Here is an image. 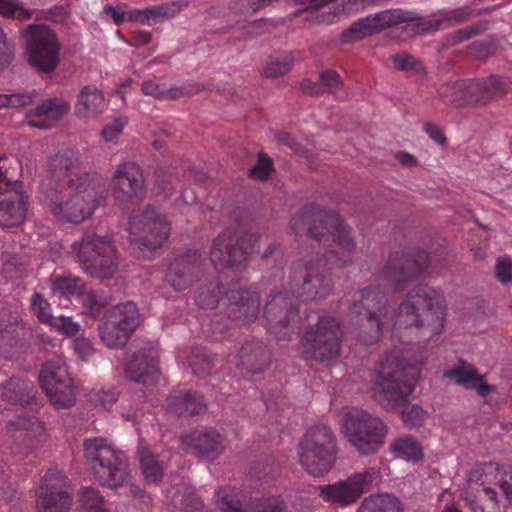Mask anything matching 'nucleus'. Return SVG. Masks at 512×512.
I'll return each mask as SVG.
<instances>
[{
    "mask_svg": "<svg viewBox=\"0 0 512 512\" xmlns=\"http://www.w3.org/2000/svg\"><path fill=\"white\" fill-rule=\"evenodd\" d=\"M293 65V56L288 52H277L271 55L265 65L264 73L267 77L275 78L290 71Z\"/></svg>",
    "mask_w": 512,
    "mask_h": 512,
    "instance_id": "nucleus-43",
    "label": "nucleus"
},
{
    "mask_svg": "<svg viewBox=\"0 0 512 512\" xmlns=\"http://www.w3.org/2000/svg\"><path fill=\"white\" fill-rule=\"evenodd\" d=\"M33 10L26 9L19 0H0V15L19 21L33 17Z\"/></svg>",
    "mask_w": 512,
    "mask_h": 512,
    "instance_id": "nucleus-47",
    "label": "nucleus"
},
{
    "mask_svg": "<svg viewBox=\"0 0 512 512\" xmlns=\"http://www.w3.org/2000/svg\"><path fill=\"white\" fill-rule=\"evenodd\" d=\"M85 288L84 280L71 274L53 275L51 278L52 293L59 297L78 298L83 294Z\"/></svg>",
    "mask_w": 512,
    "mask_h": 512,
    "instance_id": "nucleus-38",
    "label": "nucleus"
},
{
    "mask_svg": "<svg viewBox=\"0 0 512 512\" xmlns=\"http://www.w3.org/2000/svg\"><path fill=\"white\" fill-rule=\"evenodd\" d=\"M273 171V162L264 153H259L256 164L249 170L252 178L265 180Z\"/></svg>",
    "mask_w": 512,
    "mask_h": 512,
    "instance_id": "nucleus-55",
    "label": "nucleus"
},
{
    "mask_svg": "<svg viewBox=\"0 0 512 512\" xmlns=\"http://www.w3.org/2000/svg\"><path fill=\"white\" fill-rule=\"evenodd\" d=\"M173 6H175V3L141 9V24L152 26L158 23L162 18L170 15Z\"/></svg>",
    "mask_w": 512,
    "mask_h": 512,
    "instance_id": "nucleus-51",
    "label": "nucleus"
},
{
    "mask_svg": "<svg viewBox=\"0 0 512 512\" xmlns=\"http://www.w3.org/2000/svg\"><path fill=\"white\" fill-rule=\"evenodd\" d=\"M126 121L123 118H116L107 124L102 130V137L105 141H113L123 130Z\"/></svg>",
    "mask_w": 512,
    "mask_h": 512,
    "instance_id": "nucleus-62",
    "label": "nucleus"
},
{
    "mask_svg": "<svg viewBox=\"0 0 512 512\" xmlns=\"http://www.w3.org/2000/svg\"><path fill=\"white\" fill-rule=\"evenodd\" d=\"M39 381L50 402L58 409L70 408L76 399L75 386L63 358L48 360L39 374Z\"/></svg>",
    "mask_w": 512,
    "mask_h": 512,
    "instance_id": "nucleus-17",
    "label": "nucleus"
},
{
    "mask_svg": "<svg viewBox=\"0 0 512 512\" xmlns=\"http://www.w3.org/2000/svg\"><path fill=\"white\" fill-rule=\"evenodd\" d=\"M205 263V254L198 250L179 254L168 263L165 279L175 291H184L203 277Z\"/></svg>",
    "mask_w": 512,
    "mask_h": 512,
    "instance_id": "nucleus-21",
    "label": "nucleus"
},
{
    "mask_svg": "<svg viewBox=\"0 0 512 512\" xmlns=\"http://www.w3.org/2000/svg\"><path fill=\"white\" fill-rule=\"evenodd\" d=\"M343 332L339 323L331 316H318L315 325H309L301 339L306 360L331 361L341 351Z\"/></svg>",
    "mask_w": 512,
    "mask_h": 512,
    "instance_id": "nucleus-11",
    "label": "nucleus"
},
{
    "mask_svg": "<svg viewBox=\"0 0 512 512\" xmlns=\"http://www.w3.org/2000/svg\"><path fill=\"white\" fill-rule=\"evenodd\" d=\"M430 263L423 249L405 248L392 253L381 271V280L394 291L403 290L410 282L424 274Z\"/></svg>",
    "mask_w": 512,
    "mask_h": 512,
    "instance_id": "nucleus-13",
    "label": "nucleus"
},
{
    "mask_svg": "<svg viewBox=\"0 0 512 512\" xmlns=\"http://www.w3.org/2000/svg\"><path fill=\"white\" fill-rule=\"evenodd\" d=\"M470 479L479 486L475 498H465L470 512H512V474L504 479L503 467L486 462L477 465Z\"/></svg>",
    "mask_w": 512,
    "mask_h": 512,
    "instance_id": "nucleus-4",
    "label": "nucleus"
},
{
    "mask_svg": "<svg viewBox=\"0 0 512 512\" xmlns=\"http://www.w3.org/2000/svg\"><path fill=\"white\" fill-rule=\"evenodd\" d=\"M298 456L301 466L310 475L327 474L336 461V442L330 427L325 424L310 427L300 441Z\"/></svg>",
    "mask_w": 512,
    "mask_h": 512,
    "instance_id": "nucleus-6",
    "label": "nucleus"
},
{
    "mask_svg": "<svg viewBox=\"0 0 512 512\" xmlns=\"http://www.w3.org/2000/svg\"><path fill=\"white\" fill-rule=\"evenodd\" d=\"M259 237L239 227L227 228L213 241L210 259L216 268L241 270L249 257L258 251Z\"/></svg>",
    "mask_w": 512,
    "mask_h": 512,
    "instance_id": "nucleus-7",
    "label": "nucleus"
},
{
    "mask_svg": "<svg viewBox=\"0 0 512 512\" xmlns=\"http://www.w3.org/2000/svg\"><path fill=\"white\" fill-rule=\"evenodd\" d=\"M495 274L502 284L506 285L512 280V263L509 258L500 257L497 259Z\"/></svg>",
    "mask_w": 512,
    "mask_h": 512,
    "instance_id": "nucleus-60",
    "label": "nucleus"
},
{
    "mask_svg": "<svg viewBox=\"0 0 512 512\" xmlns=\"http://www.w3.org/2000/svg\"><path fill=\"white\" fill-rule=\"evenodd\" d=\"M472 11L469 7H460L446 12L443 17L434 20L425 19L418 24L417 31L426 33L434 32L441 28L450 27L462 23L470 18Z\"/></svg>",
    "mask_w": 512,
    "mask_h": 512,
    "instance_id": "nucleus-36",
    "label": "nucleus"
},
{
    "mask_svg": "<svg viewBox=\"0 0 512 512\" xmlns=\"http://www.w3.org/2000/svg\"><path fill=\"white\" fill-rule=\"evenodd\" d=\"M296 236H306L315 256L293 263L289 276V291L272 292L265 303L267 329L277 340H290L302 325L298 315V299L321 300L333 290L327 269L344 267L352 262L355 242L351 229L332 211L310 204L290 220Z\"/></svg>",
    "mask_w": 512,
    "mask_h": 512,
    "instance_id": "nucleus-2",
    "label": "nucleus"
},
{
    "mask_svg": "<svg viewBox=\"0 0 512 512\" xmlns=\"http://www.w3.org/2000/svg\"><path fill=\"white\" fill-rule=\"evenodd\" d=\"M31 309L38 320L50 325L54 316L51 314L50 304L40 293H34L31 298Z\"/></svg>",
    "mask_w": 512,
    "mask_h": 512,
    "instance_id": "nucleus-52",
    "label": "nucleus"
},
{
    "mask_svg": "<svg viewBox=\"0 0 512 512\" xmlns=\"http://www.w3.org/2000/svg\"><path fill=\"white\" fill-rule=\"evenodd\" d=\"M32 100L33 95L30 93L0 94V108L23 107L29 105Z\"/></svg>",
    "mask_w": 512,
    "mask_h": 512,
    "instance_id": "nucleus-57",
    "label": "nucleus"
},
{
    "mask_svg": "<svg viewBox=\"0 0 512 512\" xmlns=\"http://www.w3.org/2000/svg\"><path fill=\"white\" fill-rule=\"evenodd\" d=\"M357 512H401L399 501L390 494H377L365 498Z\"/></svg>",
    "mask_w": 512,
    "mask_h": 512,
    "instance_id": "nucleus-40",
    "label": "nucleus"
},
{
    "mask_svg": "<svg viewBox=\"0 0 512 512\" xmlns=\"http://www.w3.org/2000/svg\"><path fill=\"white\" fill-rule=\"evenodd\" d=\"M36 390L31 381L8 377L0 373V400L9 404L24 406L35 398Z\"/></svg>",
    "mask_w": 512,
    "mask_h": 512,
    "instance_id": "nucleus-30",
    "label": "nucleus"
},
{
    "mask_svg": "<svg viewBox=\"0 0 512 512\" xmlns=\"http://www.w3.org/2000/svg\"><path fill=\"white\" fill-rule=\"evenodd\" d=\"M376 475V470L367 469L352 474L345 480H340L333 484L320 485L318 488L319 496L327 503L340 507L350 506L371 489Z\"/></svg>",
    "mask_w": 512,
    "mask_h": 512,
    "instance_id": "nucleus-20",
    "label": "nucleus"
},
{
    "mask_svg": "<svg viewBox=\"0 0 512 512\" xmlns=\"http://www.w3.org/2000/svg\"><path fill=\"white\" fill-rule=\"evenodd\" d=\"M205 409L202 396L193 391H175L167 398L166 410L174 415H197Z\"/></svg>",
    "mask_w": 512,
    "mask_h": 512,
    "instance_id": "nucleus-34",
    "label": "nucleus"
},
{
    "mask_svg": "<svg viewBox=\"0 0 512 512\" xmlns=\"http://www.w3.org/2000/svg\"><path fill=\"white\" fill-rule=\"evenodd\" d=\"M83 449L94 477L102 486L115 489L129 482L130 469L126 455L115 449L106 439H87Z\"/></svg>",
    "mask_w": 512,
    "mask_h": 512,
    "instance_id": "nucleus-5",
    "label": "nucleus"
},
{
    "mask_svg": "<svg viewBox=\"0 0 512 512\" xmlns=\"http://www.w3.org/2000/svg\"><path fill=\"white\" fill-rule=\"evenodd\" d=\"M465 87L464 80H457L442 85L438 94L445 104L459 107L465 104Z\"/></svg>",
    "mask_w": 512,
    "mask_h": 512,
    "instance_id": "nucleus-44",
    "label": "nucleus"
},
{
    "mask_svg": "<svg viewBox=\"0 0 512 512\" xmlns=\"http://www.w3.org/2000/svg\"><path fill=\"white\" fill-rule=\"evenodd\" d=\"M16 160L0 155V226L11 228L20 225L26 216L28 196L23 183L15 179Z\"/></svg>",
    "mask_w": 512,
    "mask_h": 512,
    "instance_id": "nucleus-10",
    "label": "nucleus"
},
{
    "mask_svg": "<svg viewBox=\"0 0 512 512\" xmlns=\"http://www.w3.org/2000/svg\"><path fill=\"white\" fill-rule=\"evenodd\" d=\"M319 86H321L322 93H332L337 98H345L347 95L343 80L334 70H326L321 72L319 78Z\"/></svg>",
    "mask_w": 512,
    "mask_h": 512,
    "instance_id": "nucleus-46",
    "label": "nucleus"
},
{
    "mask_svg": "<svg viewBox=\"0 0 512 512\" xmlns=\"http://www.w3.org/2000/svg\"><path fill=\"white\" fill-rule=\"evenodd\" d=\"M179 183L178 171L174 167L159 168L155 172V189L157 194L169 198Z\"/></svg>",
    "mask_w": 512,
    "mask_h": 512,
    "instance_id": "nucleus-41",
    "label": "nucleus"
},
{
    "mask_svg": "<svg viewBox=\"0 0 512 512\" xmlns=\"http://www.w3.org/2000/svg\"><path fill=\"white\" fill-rule=\"evenodd\" d=\"M443 377L453 379L457 385H462L465 389H475L481 397H486L494 389L492 385L484 383L483 376L479 375L471 364L463 360L455 367L445 370Z\"/></svg>",
    "mask_w": 512,
    "mask_h": 512,
    "instance_id": "nucleus-31",
    "label": "nucleus"
},
{
    "mask_svg": "<svg viewBox=\"0 0 512 512\" xmlns=\"http://www.w3.org/2000/svg\"><path fill=\"white\" fill-rule=\"evenodd\" d=\"M187 362L195 375L204 378L211 372L213 358L205 347L196 346L192 348L187 357Z\"/></svg>",
    "mask_w": 512,
    "mask_h": 512,
    "instance_id": "nucleus-42",
    "label": "nucleus"
},
{
    "mask_svg": "<svg viewBox=\"0 0 512 512\" xmlns=\"http://www.w3.org/2000/svg\"><path fill=\"white\" fill-rule=\"evenodd\" d=\"M126 373L136 383L153 384L158 378V362L151 353L140 352L129 360Z\"/></svg>",
    "mask_w": 512,
    "mask_h": 512,
    "instance_id": "nucleus-33",
    "label": "nucleus"
},
{
    "mask_svg": "<svg viewBox=\"0 0 512 512\" xmlns=\"http://www.w3.org/2000/svg\"><path fill=\"white\" fill-rule=\"evenodd\" d=\"M421 21H424V17L414 11L399 8L388 9L365 18H360L352 23L348 29L343 31L341 41L342 43H350L370 36L379 30L403 23H406L414 34H424V32L417 31L418 24Z\"/></svg>",
    "mask_w": 512,
    "mask_h": 512,
    "instance_id": "nucleus-15",
    "label": "nucleus"
},
{
    "mask_svg": "<svg viewBox=\"0 0 512 512\" xmlns=\"http://www.w3.org/2000/svg\"><path fill=\"white\" fill-rule=\"evenodd\" d=\"M342 431L360 454L371 455L383 446L388 428L379 417L353 408L343 417Z\"/></svg>",
    "mask_w": 512,
    "mask_h": 512,
    "instance_id": "nucleus-8",
    "label": "nucleus"
},
{
    "mask_svg": "<svg viewBox=\"0 0 512 512\" xmlns=\"http://www.w3.org/2000/svg\"><path fill=\"white\" fill-rule=\"evenodd\" d=\"M66 18V10L61 6H54L47 10L36 12L35 20H47L52 22H62Z\"/></svg>",
    "mask_w": 512,
    "mask_h": 512,
    "instance_id": "nucleus-61",
    "label": "nucleus"
},
{
    "mask_svg": "<svg viewBox=\"0 0 512 512\" xmlns=\"http://www.w3.org/2000/svg\"><path fill=\"white\" fill-rule=\"evenodd\" d=\"M271 363V352L263 342H246L237 355L236 365L251 374L263 372Z\"/></svg>",
    "mask_w": 512,
    "mask_h": 512,
    "instance_id": "nucleus-29",
    "label": "nucleus"
},
{
    "mask_svg": "<svg viewBox=\"0 0 512 512\" xmlns=\"http://www.w3.org/2000/svg\"><path fill=\"white\" fill-rule=\"evenodd\" d=\"M443 377L453 379L457 385H462L465 389H475L481 397H486L494 389L492 385L484 383L483 376L479 375L471 364L463 360L455 367L445 370Z\"/></svg>",
    "mask_w": 512,
    "mask_h": 512,
    "instance_id": "nucleus-32",
    "label": "nucleus"
},
{
    "mask_svg": "<svg viewBox=\"0 0 512 512\" xmlns=\"http://www.w3.org/2000/svg\"><path fill=\"white\" fill-rule=\"evenodd\" d=\"M138 456L142 474L147 482L159 484L163 478L164 461L146 446H140Z\"/></svg>",
    "mask_w": 512,
    "mask_h": 512,
    "instance_id": "nucleus-37",
    "label": "nucleus"
},
{
    "mask_svg": "<svg viewBox=\"0 0 512 512\" xmlns=\"http://www.w3.org/2000/svg\"><path fill=\"white\" fill-rule=\"evenodd\" d=\"M72 347L74 352L82 359L89 360L95 353L92 342L85 337H79L73 340Z\"/></svg>",
    "mask_w": 512,
    "mask_h": 512,
    "instance_id": "nucleus-59",
    "label": "nucleus"
},
{
    "mask_svg": "<svg viewBox=\"0 0 512 512\" xmlns=\"http://www.w3.org/2000/svg\"><path fill=\"white\" fill-rule=\"evenodd\" d=\"M142 91L146 95H151L159 99H165L169 97L176 98L178 96L177 93L167 90L164 86L156 83L153 80L145 81L142 84Z\"/></svg>",
    "mask_w": 512,
    "mask_h": 512,
    "instance_id": "nucleus-58",
    "label": "nucleus"
},
{
    "mask_svg": "<svg viewBox=\"0 0 512 512\" xmlns=\"http://www.w3.org/2000/svg\"><path fill=\"white\" fill-rule=\"evenodd\" d=\"M72 248L88 274L108 279L117 272L118 257L109 236L87 232L80 242L73 243Z\"/></svg>",
    "mask_w": 512,
    "mask_h": 512,
    "instance_id": "nucleus-9",
    "label": "nucleus"
},
{
    "mask_svg": "<svg viewBox=\"0 0 512 512\" xmlns=\"http://www.w3.org/2000/svg\"><path fill=\"white\" fill-rule=\"evenodd\" d=\"M9 435L18 441L15 455L21 456L28 463L36 458L47 440L45 427L36 417L15 416L6 425Z\"/></svg>",
    "mask_w": 512,
    "mask_h": 512,
    "instance_id": "nucleus-19",
    "label": "nucleus"
},
{
    "mask_svg": "<svg viewBox=\"0 0 512 512\" xmlns=\"http://www.w3.org/2000/svg\"><path fill=\"white\" fill-rule=\"evenodd\" d=\"M82 297V304L84 313L91 317H99L105 307V299L103 295L98 291L83 292L80 296Z\"/></svg>",
    "mask_w": 512,
    "mask_h": 512,
    "instance_id": "nucleus-50",
    "label": "nucleus"
},
{
    "mask_svg": "<svg viewBox=\"0 0 512 512\" xmlns=\"http://www.w3.org/2000/svg\"><path fill=\"white\" fill-rule=\"evenodd\" d=\"M50 326L56 328L59 332L66 336H74L80 330V324L74 322L71 317L59 316L54 317Z\"/></svg>",
    "mask_w": 512,
    "mask_h": 512,
    "instance_id": "nucleus-56",
    "label": "nucleus"
},
{
    "mask_svg": "<svg viewBox=\"0 0 512 512\" xmlns=\"http://www.w3.org/2000/svg\"><path fill=\"white\" fill-rule=\"evenodd\" d=\"M152 35L148 31L137 30L131 33L130 44L141 47L150 43Z\"/></svg>",
    "mask_w": 512,
    "mask_h": 512,
    "instance_id": "nucleus-63",
    "label": "nucleus"
},
{
    "mask_svg": "<svg viewBox=\"0 0 512 512\" xmlns=\"http://www.w3.org/2000/svg\"><path fill=\"white\" fill-rule=\"evenodd\" d=\"M130 241L140 249L154 250L161 247L168 239L170 225L166 217L153 206L134 211L129 219Z\"/></svg>",
    "mask_w": 512,
    "mask_h": 512,
    "instance_id": "nucleus-16",
    "label": "nucleus"
},
{
    "mask_svg": "<svg viewBox=\"0 0 512 512\" xmlns=\"http://www.w3.org/2000/svg\"><path fill=\"white\" fill-rule=\"evenodd\" d=\"M177 492L181 494L179 512H208L191 487L182 485L177 488Z\"/></svg>",
    "mask_w": 512,
    "mask_h": 512,
    "instance_id": "nucleus-48",
    "label": "nucleus"
},
{
    "mask_svg": "<svg viewBox=\"0 0 512 512\" xmlns=\"http://www.w3.org/2000/svg\"><path fill=\"white\" fill-rule=\"evenodd\" d=\"M260 311V296L249 289L232 291L226 308L228 319L237 326L252 324Z\"/></svg>",
    "mask_w": 512,
    "mask_h": 512,
    "instance_id": "nucleus-25",
    "label": "nucleus"
},
{
    "mask_svg": "<svg viewBox=\"0 0 512 512\" xmlns=\"http://www.w3.org/2000/svg\"><path fill=\"white\" fill-rule=\"evenodd\" d=\"M424 131L433 139L436 143L443 144L445 142V136L441 128L432 123H427L424 126Z\"/></svg>",
    "mask_w": 512,
    "mask_h": 512,
    "instance_id": "nucleus-64",
    "label": "nucleus"
},
{
    "mask_svg": "<svg viewBox=\"0 0 512 512\" xmlns=\"http://www.w3.org/2000/svg\"><path fill=\"white\" fill-rule=\"evenodd\" d=\"M182 449L199 459L214 460L223 451L222 437L212 428H199L180 438Z\"/></svg>",
    "mask_w": 512,
    "mask_h": 512,
    "instance_id": "nucleus-24",
    "label": "nucleus"
},
{
    "mask_svg": "<svg viewBox=\"0 0 512 512\" xmlns=\"http://www.w3.org/2000/svg\"><path fill=\"white\" fill-rule=\"evenodd\" d=\"M222 294V284L219 281L210 282L209 284L200 288L195 302L201 309H214L219 303L220 295Z\"/></svg>",
    "mask_w": 512,
    "mask_h": 512,
    "instance_id": "nucleus-45",
    "label": "nucleus"
},
{
    "mask_svg": "<svg viewBox=\"0 0 512 512\" xmlns=\"http://www.w3.org/2000/svg\"><path fill=\"white\" fill-rule=\"evenodd\" d=\"M23 330L21 311L17 305L0 302V356L11 358Z\"/></svg>",
    "mask_w": 512,
    "mask_h": 512,
    "instance_id": "nucleus-26",
    "label": "nucleus"
},
{
    "mask_svg": "<svg viewBox=\"0 0 512 512\" xmlns=\"http://www.w3.org/2000/svg\"><path fill=\"white\" fill-rule=\"evenodd\" d=\"M465 82V103L485 104L506 93L502 77L493 75L485 79H468Z\"/></svg>",
    "mask_w": 512,
    "mask_h": 512,
    "instance_id": "nucleus-27",
    "label": "nucleus"
},
{
    "mask_svg": "<svg viewBox=\"0 0 512 512\" xmlns=\"http://www.w3.org/2000/svg\"><path fill=\"white\" fill-rule=\"evenodd\" d=\"M105 106L103 93L94 85H86L78 94L75 112L79 118L89 119L101 114Z\"/></svg>",
    "mask_w": 512,
    "mask_h": 512,
    "instance_id": "nucleus-35",
    "label": "nucleus"
},
{
    "mask_svg": "<svg viewBox=\"0 0 512 512\" xmlns=\"http://www.w3.org/2000/svg\"><path fill=\"white\" fill-rule=\"evenodd\" d=\"M112 187L119 204L141 198L145 193V179L140 166L134 162L120 164L114 172Z\"/></svg>",
    "mask_w": 512,
    "mask_h": 512,
    "instance_id": "nucleus-23",
    "label": "nucleus"
},
{
    "mask_svg": "<svg viewBox=\"0 0 512 512\" xmlns=\"http://www.w3.org/2000/svg\"><path fill=\"white\" fill-rule=\"evenodd\" d=\"M140 322L139 310L133 302L120 303L105 314L98 328L100 339L110 349L122 348Z\"/></svg>",
    "mask_w": 512,
    "mask_h": 512,
    "instance_id": "nucleus-14",
    "label": "nucleus"
},
{
    "mask_svg": "<svg viewBox=\"0 0 512 512\" xmlns=\"http://www.w3.org/2000/svg\"><path fill=\"white\" fill-rule=\"evenodd\" d=\"M445 298L441 290L428 285L411 289L398 309L389 306L386 292L372 285L353 293L350 314L355 318V336L365 345L377 342L390 332L393 349L384 354L377 376L375 394L385 407L401 410L405 424L420 427L427 413L416 404H407L422 370L424 356L412 357L418 344L438 336L444 329Z\"/></svg>",
    "mask_w": 512,
    "mask_h": 512,
    "instance_id": "nucleus-1",
    "label": "nucleus"
},
{
    "mask_svg": "<svg viewBox=\"0 0 512 512\" xmlns=\"http://www.w3.org/2000/svg\"><path fill=\"white\" fill-rule=\"evenodd\" d=\"M81 504L85 508L86 512L109 511L105 506L104 497L100 495L98 490L91 487L82 488Z\"/></svg>",
    "mask_w": 512,
    "mask_h": 512,
    "instance_id": "nucleus-49",
    "label": "nucleus"
},
{
    "mask_svg": "<svg viewBox=\"0 0 512 512\" xmlns=\"http://www.w3.org/2000/svg\"><path fill=\"white\" fill-rule=\"evenodd\" d=\"M390 451L394 456L412 462L420 460L423 456L422 446L411 436H402L393 440Z\"/></svg>",
    "mask_w": 512,
    "mask_h": 512,
    "instance_id": "nucleus-39",
    "label": "nucleus"
},
{
    "mask_svg": "<svg viewBox=\"0 0 512 512\" xmlns=\"http://www.w3.org/2000/svg\"><path fill=\"white\" fill-rule=\"evenodd\" d=\"M221 512H283L285 503L277 497L251 501L244 505L241 491L235 487H220L215 493Z\"/></svg>",
    "mask_w": 512,
    "mask_h": 512,
    "instance_id": "nucleus-22",
    "label": "nucleus"
},
{
    "mask_svg": "<svg viewBox=\"0 0 512 512\" xmlns=\"http://www.w3.org/2000/svg\"><path fill=\"white\" fill-rule=\"evenodd\" d=\"M392 63L396 70L417 73L422 69L420 62L408 53L393 55Z\"/></svg>",
    "mask_w": 512,
    "mask_h": 512,
    "instance_id": "nucleus-54",
    "label": "nucleus"
},
{
    "mask_svg": "<svg viewBox=\"0 0 512 512\" xmlns=\"http://www.w3.org/2000/svg\"><path fill=\"white\" fill-rule=\"evenodd\" d=\"M27 62L38 71L50 73L59 64L61 50L56 33L45 24H30L22 32Z\"/></svg>",
    "mask_w": 512,
    "mask_h": 512,
    "instance_id": "nucleus-12",
    "label": "nucleus"
},
{
    "mask_svg": "<svg viewBox=\"0 0 512 512\" xmlns=\"http://www.w3.org/2000/svg\"><path fill=\"white\" fill-rule=\"evenodd\" d=\"M52 167L45 199L53 216L73 224L89 219L107 197L104 181L85 171L68 151L56 154Z\"/></svg>",
    "mask_w": 512,
    "mask_h": 512,
    "instance_id": "nucleus-3",
    "label": "nucleus"
},
{
    "mask_svg": "<svg viewBox=\"0 0 512 512\" xmlns=\"http://www.w3.org/2000/svg\"><path fill=\"white\" fill-rule=\"evenodd\" d=\"M117 399L118 393L114 388L93 390L89 394V400L105 410L110 409Z\"/></svg>",
    "mask_w": 512,
    "mask_h": 512,
    "instance_id": "nucleus-53",
    "label": "nucleus"
},
{
    "mask_svg": "<svg viewBox=\"0 0 512 512\" xmlns=\"http://www.w3.org/2000/svg\"><path fill=\"white\" fill-rule=\"evenodd\" d=\"M35 500L38 512H68L73 500L69 479L57 469L48 470L35 488Z\"/></svg>",
    "mask_w": 512,
    "mask_h": 512,
    "instance_id": "nucleus-18",
    "label": "nucleus"
},
{
    "mask_svg": "<svg viewBox=\"0 0 512 512\" xmlns=\"http://www.w3.org/2000/svg\"><path fill=\"white\" fill-rule=\"evenodd\" d=\"M69 111V104L59 98L48 99L35 109L27 112L26 119L30 127L49 129Z\"/></svg>",
    "mask_w": 512,
    "mask_h": 512,
    "instance_id": "nucleus-28",
    "label": "nucleus"
}]
</instances>
